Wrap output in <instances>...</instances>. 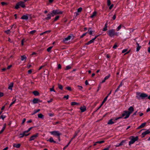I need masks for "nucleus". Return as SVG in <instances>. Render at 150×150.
<instances>
[{
    "mask_svg": "<svg viewBox=\"0 0 150 150\" xmlns=\"http://www.w3.org/2000/svg\"><path fill=\"white\" fill-rule=\"evenodd\" d=\"M136 95V97L139 100L144 99L148 97V95L144 93L137 92Z\"/></svg>",
    "mask_w": 150,
    "mask_h": 150,
    "instance_id": "nucleus-1",
    "label": "nucleus"
},
{
    "mask_svg": "<svg viewBox=\"0 0 150 150\" xmlns=\"http://www.w3.org/2000/svg\"><path fill=\"white\" fill-rule=\"evenodd\" d=\"M108 35L110 37H113L115 35H117V33L115 32L113 29L109 30L108 31Z\"/></svg>",
    "mask_w": 150,
    "mask_h": 150,
    "instance_id": "nucleus-2",
    "label": "nucleus"
},
{
    "mask_svg": "<svg viewBox=\"0 0 150 150\" xmlns=\"http://www.w3.org/2000/svg\"><path fill=\"white\" fill-rule=\"evenodd\" d=\"M20 6L23 8H25V6L24 2L22 1L18 2L16 4L15 8L16 9H18L19 8Z\"/></svg>",
    "mask_w": 150,
    "mask_h": 150,
    "instance_id": "nucleus-3",
    "label": "nucleus"
},
{
    "mask_svg": "<svg viewBox=\"0 0 150 150\" xmlns=\"http://www.w3.org/2000/svg\"><path fill=\"white\" fill-rule=\"evenodd\" d=\"M130 137L132 138L131 140L129 142V145L130 146L134 143L136 141H137L138 139V137L137 136L134 137L133 136H132Z\"/></svg>",
    "mask_w": 150,
    "mask_h": 150,
    "instance_id": "nucleus-4",
    "label": "nucleus"
},
{
    "mask_svg": "<svg viewBox=\"0 0 150 150\" xmlns=\"http://www.w3.org/2000/svg\"><path fill=\"white\" fill-rule=\"evenodd\" d=\"M51 13L52 16H54V15L57 14H62L63 13V12L59 11V10L57 9L53 10Z\"/></svg>",
    "mask_w": 150,
    "mask_h": 150,
    "instance_id": "nucleus-5",
    "label": "nucleus"
},
{
    "mask_svg": "<svg viewBox=\"0 0 150 150\" xmlns=\"http://www.w3.org/2000/svg\"><path fill=\"white\" fill-rule=\"evenodd\" d=\"M50 133L52 135L55 136H57V137L60 136L61 135V134L58 131H54L51 132Z\"/></svg>",
    "mask_w": 150,
    "mask_h": 150,
    "instance_id": "nucleus-6",
    "label": "nucleus"
},
{
    "mask_svg": "<svg viewBox=\"0 0 150 150\" xmlns=\"http://www.w3.org/2000/svg\"><path fill=\"white\" fill-rule=\"evenodd\" d=\"M129 111H127L128 113L127 117H129L130 114L134 111V109L132 106L130 107L128 109Z\"/></svg>",
    "mask_w": 150,
    "mask_h": 150,
    "instance_id": "nucleus-7",
    "label": "nucleus"
},
{
    "mask_svg": "<svg viewBox=\"0 0 150 150\" xmlns=\"http://www.w3.org/2000/svg\"><path fill=\"white\" fill-rule=\"evenodd\" d=\"M38 135V133H36V134L32 135L31 136L30 139H29V141H31L32 140H34L35 139Z\"/></svg>",
    "mask_w": 150,
    "mask_h": 150,
    "instance_id": "nucleus-8",
    "label": "nucleus"
},
{
    "mask_svg": "<svg viewBox=\"0 0 150 150\" xmlns=\"http://www.w3.org/2000/svg\"><path fill=\"white\" fill-rule=\"evenodd\" d=\"M149 133H150V131L149 129L147 130L145 132L142 133V138H144L146 134H149Z\"/></svg>",
    "mask_w": 150,
    "mask_h": 150,
    "instance_id": "nucleus-9",
    "label": "nucleus"
},
{
    "mask_svg": "<svg viewBox=\"0 0 150 150\" xmlns=\"http://www.w3.org/2000/svg\"><path fill=\"white\" fill-rule=\"evenodd\" d=\"M128 113L127 112V111H124L123 113L122 114V116H121V117H122V118L123 117L125 116L124 117V118L127 119V118H128V117H127Z\"/></svg>",
    "mask_w": 150,
    "mask_h": 150,
    "instance_id": "nucleus-10",
    "label": "nucleus"
},
{
    "mask_svg": "<svg viewBox=\"0 0 150 150\" xmlns=\"http://www.w3.org/2000/svg\"><path fill=\"white\" fill-rule=\"evenodd\" d=\"M71 35H68L67 37L65 38L63 40V42L64 43L66 42L67 41L71 39Z\"/></svg>",
    "mask_w": 150,
    "mask_h": 150,
    "instance_id": "nucleus-11",
    "label": "nucleus"
},
{
    "mask_svg": "<svg viewBox=\"0 0 150 150\" xmlns=\"http://www.w3.org/2000/svg\"><path fill=\"white\" fill-rule=\"evenodd\" d=\"M21 19L23 20H27L28 19V16L27 14L22 16Z\"/></svg>",
    "mask_w": 150,
    "mask_h": 150,
    "instance_id": "nucleus-12",
    "label": "nucleus"
},
{
    "mask_svg": "<svg viewBox=\"0 0 150 150\" xmlns=\"http://www.w3.org/2000/svg\"><path fill=\"white\" fill-rule=\"evenodd\" d=\"M33 103L36 104L39 102H41V101L38 98H35L33 99Z\"/></svg>",
    "mask_w": 150,
    "mask_h": 150,
    "instance_id": "nucleus-13",
    "label": "nucleus"
},
{
    "mask_svg": "<svg viewBox=\"0 0 150 150\" xmlns=\"http://www.w3.org/2000/svg\"><path fill=\"white\" fill-rule=\"evenodd\" d=\"M47 17L45 18V19L46 20H49L51 18V17L52 16L51 15V13H48L47 15Z\"/></svg>",
    "mask_w": 150,
    "mask_h": 150,
    "instance_id": "nucleus-14",
    "label": "nucleus"
},
{
    "mask_svg": "<svg viewBox=\"0 0 150 150\" xmlns=\"http://www.w3.org/2000/svg\"><path fill=\"white\" fill-rule=\"evenodd\" d=\"M47 141H49L51 143L53 142L54 143H56V142L54 140L53 138L52 137H51L49 139L47 140Z\"/></svg>",
    "mask_w": 150,
    "mask_h": 150,
    "instance_id": "nucleus-15",
    "label": "nucleus"
},
{
    "mask_svg": "<svg viewBox=\"0 0 150 150\" xmlns=\"http://www.w3.org/2000/svg\"><path fill=\"white\" fill-rule=\"evenodd\" d=\"M91 29V28H88V32H87V33H88L90 35H92V34L93 33L95 32V31L94 30H92Z\"/></svg>",
    "mask_w": 150,
    "mask_h": 150,
    "instance_id": "nucleus-16",
    "label": "nucleus"
},
{
    "mask_svg": "<svg viewBox=\"0 0 150 150\" xmlns=\"http://www.w3.org/2000/svg\"><path fill=\"white\" fill-rule=\"evenodd\" d=\"M80 110H81V112H84L86 110V108L85 106L80 107Z\"/></svg>",
    "mask_w": 150,
    "mask_h": 150,
    "instance_id": "nucleus-17",
    "label": "nucleus"
},
{
    "mask_svg": "<svg viewBox=\"0 0 150 150\" xmlns=\"http://www.w3.org/2000/svg\"><path fill=\"white\" fill-rule=\"evenodd\" d=\"M146 123H144L141 124L138 128L137 129H140L144 127L146 125Z\"/></svg>",
    "mask_w": 150,
    "mask_h": 150,
    "instance_id": "nucleus-18",
    "label": "nucleus"
},
{
    "mask_svg": "<svg viewBox=\"0 0 150 150\" xmlns=\"http://www.w3.org/2000/svg\"><path fill=\"white\" fill-rule=\"evenodd\" d=\"M136 44L137 45V46L136 48V51L138 52L141 48V46L139 45V44L137 42H136Z\"/></svg>",
    "mask_w": 150,
    "mask_h": 150,
    "instance_id": "nucleus-19",
    "label": "nucleus"
},
{
    "mask_svg": "<svg viewBox=\"0 0 150 150\" xmlns=\"http://www.w3.org/2000/svg\"><path fill=\"white\" fill-rule=\"evenodd\" d=\"M6 124H4V125L3 127L2 128V129L0 131V134H1V133H2L4 131V130L6 128Z\"/></svg>",
    "mask_w": 150,
    "mask_h": 150,
    "instance_id": "nucleus-20",
    "label": "nucleus"
},
{
    "mask_svg": "<svg viewBox=\"0 0 150 150\" xmlns=\"http://www.w3.org/2000/svg\"><path fill=\"white\" fill-rule=\"evenodd\" d=\"M13 82L11 83L9 85L8 88L9 89H10L11 90H12V88L13 86Z\"/></svg>",
    "mask_w": 150,
    "mask_h": 150,
    "instance_id": "nucleus-21",
    "label": "nucleus"
},
{
    "mask_svg": "<svg viewBox=\"0 0 150 150\" xmlns=\"http://www.w3.org/2000/svg\"><path fill=\"white\" fill-rule=\"evenodd\" d=\"M33 93L35 96H38L39 95V92L36 91H34L33 92Z\"/></svg>",
    "mask_w": 150,
    "mask_h": 150,
    "instance_id": "nucleus-22",
    "label": "nucleus"
},
{
    "mask_svg": "<svg viewBox=\"0 0 150 150\" xmlns=\"http://www.w3.org/2000/svg\"><path fill=\"white\" fill-rule=\"evenodd\" d=\"M94 39H91V40L90 41L88 42L86 44V45H89L91 44V43H93V42H94Z\"/></svg>",
    "mask_w": 150,
    "mask_h": 150,
    "instance_id": "nucleus-23",
    "label": "nucleus"
},
{
    "mask_svg": "<svg viewBox=\"0 0 150 150\" xmlns=\"http://www.w3.org/2000/svg\"><path fill=\"white\" fill-rule=\"evenodd\" d=\"M21 145V144H13V146L17 148H19L20 147Z\"/></svg>",
    "mask_w": 150,
    "mask_h": 150,
    "instance_id": "nucleus-24",
    "label": "nucleus"
},
{
    "mask_svg": "<svg viewBox=\"0 0 150 150\" xmlns=\"http://www.w3.org/2000/svg\"><path fill=\"white\" fill-rule=\"evenodd\" d=\"M112 119L109 120L108 122V125H112L114 123V122L112 121Z\"/></svg>",
    "mask_w": 150,
    "mask_h": 150,
    "instance_id": "nucleus-25",
    "label": "nucleus"
},
{
    "mask_svg": "<svg viewBox=\"0 0 150 150\" xmlns=\"http://www.w3.org/2000/svg\"><path fill=\"white\" fill-rule=\"evenodd\" d=\"M26 59L27 57L25 55H22L21 57V61L25 60Z\"/></svg>",
    "mask_w": 150,
    "mask_h": 150,
    "instance_id": "nucleus-26",
    "label": "nucleus"
},
{
    "mask_svg": "<svg viewBox=\"0 0 150 150\" xmlns=\"http://www.w3.org/2000/svg\"><path fill=\"white\" fill-rule=\"evenodd\" d=\"M40 111V109H38L37 110H34V112L31 114V115H33L35 114V113H37V112H39Z\"/></svg>",
    "mask_w": 150,
    "mask_h": 150,
    "instance_id": "nucleus-27",
    "label": "nucleus"
},
{
    "mask_svg": "<svg viewBox=\"0 0 150 150\" xmlns=\"http://www.w3.org/2000/svg\"><path fill=\"white\" fill-rule=\"evenodd\" d=\"M107 27H108V24L107 23H106L104 27L103 28V31H106L107 30Z\"/></svg>",
    "mask_w": 150,
    "mask_h": 150,
    "instance_id": "nucleus-28",
    "label": "nucleus"
},
{
    "mask_svg": "<svg viewBox=\"0 0 150 150\" xmlns=\"http://www.w3.org/2000/svg\"><path fill=\"white\" fill-rule=\"evenodd\" d=\"M97 12L96 11H94L92 14V15L90 16L91 18H93L94 16L96 15Z\"/></svg>",
    "mask_w": 150,
    "mask_h": 150,
    "instance_id": "nucleus-29",
    "label": "nucleus"
},
{
    "mask_svg": "<svg viewBox=\"0 0 150 150\" xmlns=\"http://www.w3.org/2000/svg\"><path fill=\"white\" fill-rule=\"evenodd\" d=\"M38 117L40 118H43L44 117V115L41 113H40L38 115Z\"/></svg>",
    "mask_w": 150,
    "mask_h": 150,
    "instance_id": "nucleus-30",
    "label": "nucleus"
},
{
    "mask_svg": "<svg viewBox=\"0 0 150 150\" xmlns=\"http://www.w3.org/2000/svg\"><path fill=\"white\" fill-rule=\"evenodd\" d=\"M111 146V145H109L108 146H107V147L104 149H103L102 150H109V149L110 148Z\"/></svg>",
    "mask_w": 150,
    "mask_h": 150,
    "instance_id": "nucleus-31",
    "label": "nucleus"
},
{
    "mask_svg": "<svg viewBox=\"0 0 150 150\" xmlns=\"http://www.w3.org/2000/svg\"><path fill=\"white\" fill-rule=\"evenodd\" d=\"M58 87L59 88V89H61V90H63V86L62 85H61L60 84H58Z\"/></svg>",
    "mask_w": 150,
    "mask_h": 150,
    "instance_id": "nucleus-32",
    "label": "nucleus"
},
{
    "mask_svg": "<svg viewBox=\"0 0 150 150\" xmlns=\"http://www.w3.org/2000/svg\"><path fill=\"white\" fill-rule=\"evenodd\" d=\"M28 132H29V131H28V130H27L23 132V133L25 134V136H28V135H29V134H26V133H27Z\"/></svg>",
    "mask_w": 150,
    "mask_h": 150,
    "instance_id": "nucleus-33",
    "label": "nucleus"
},
{
    "mask_svg": "<svg viewBox=\"0 0 150 150\" xmlns=\"http://www.w3.org/2000/svg\"><path fill=\"white\" fill-rule=\"evenodd\" d=\"M4 32L6 33L7 34H10L11 33L10 30H8L4 31Z\"/></svg>",
    "mask_w": 150,
    "mask_h": 150,
    "instance_id": "nucleus-34",
    "label": "nucleus"
},
{
    "mask_svg": "<svg viewBox=\"0 0 150 150\" xmlns=\"http://www.w3.org/2000/svg\"><path fill=\"white\" fill-rule=\"evenodd\" d=\"M78 132H75L73 137L71 138V140L74 139L77 135Z\"/></svg>",
    "mask_w": 150,
    "mask_h": 150,
    "instance_id": "nucleus-35",
    "label": "nucleus"
},
{
    "mask_svg": "<svg viewBox=\"0 0 150 150\" xmlns=\"http://www.w3.org/2000/svg\"><path fill=\"white\" fill-rule=\"evenodd\" d=\"M71 67L70 65H68L66 66V68L65 69V70H69V69H71Z\"/></svg>",
    "mask_w": 150,
    "mask_h": 150,
    "instance_id": "nucleus-36",
    "label": "nucleus"
},
{
    "mask_svg": "<svg viewBox=\"0 0 150 150\" xmlns=\"http://www.w3.org/2000/svg\"><path fill=\"white\" fill-rule=\"evenodd\" d=\"M79 103H76V102H72L71 103V105H77Z\"/></svg>",
    "mask_w": 150,
    "mask_h": 150,
    "instance_id": "nucleus-37",
    "label": "nucleus"
},
{
    "mask_svg": "<svg viewBox=\"0 0 150 150\" xmlns=\"http://www.w3.org/2000/svg\"><path fill=\"white\" fill-rule=\"evenodd\" d=\"M36 31L35 30H33L30 32V34L33 35L36 32Z\"/></svg>",
    "mask_w": 150,
    "mask_h": 150,
    "instance_id": "nucleus-38",
    "label": "nucleus"
},
{
    "mask_svg": "<svg viewBox=\"0 0 150 150\" xmlns=\"http://www.w3.org/2000/svg\"><path fill=\"white\" fill-rule=\"evenodd\" d=\"M110 74H109L108 75L106 76L105 78L104 79L106 80L108 79L110 77Z\"/></svg>",
    "mask_w": 150,
    "mask_h": 150,
    "instance_id": "nucleus-39",
    "label": "nucleus"
},
{
    "mask_svg": "<svg viewBox=\"0 0 150 150\" xmlns=\"http://www.w3.org/2000/svg\"><path fill=\"white\" fill-rule=\"evenodd\" d=\"M52 47V46L50 47H48L47 49V51L49 52H50Z\"/></svg>",
    "mask_w": 150,
    "mask_h": 150,
    "instance_id": "nucleus-40",
    "label": "nucleus"
},
{
    "mask_svg": "<svg viewBox=\"0 0 150 150\" xmlns=\"http://www.w3.org/2000/svg\"><path fill=\"white\" fill-rule=\"evenodd\" d=\"M108 98V96H106L104 99L103 101L102 102V104H104V103L106 101Z\"/></svg>",
    "mask_w": 150,
    "mask_h": 150,
    "instance_id": "nucleus-41",
    "label": "nucleus"
},
{
    "mask_svg": "<svg viewBox=\"0 0 150 150\" xmlns=\"http://www.w3.org/2000/svg\"><path fill=\"white\" fill-rule=\"evenodd\" d=\"M105 142V141L104 140H102L99 141H97L96 142V143H99V144H102L103 143Z\"/></svg>",
    "mask_w": 150,
    "mask_h": 150,
    "instance_id": "nucleus-42",
    "label": "nucleus"
},
{
    "mask_svg": "<svg viewBox=\"0 0 150 150\" xmlns=\"http://www.w3.org/2000/svg\"><path fill=\"white\" fill-rule=\"evenodd\" d=\"M19 135L20 136V137H19L20 138H21L23 137L24 136H25V134L23 133L20 134H19Z\"/></svg>",
    "mask_w": 150,
    "mask_h": 150,
    "instance_id": "nucleus-43",
    "label": "nucleus"
},
{
    "mask_svg": "<svg viewBox=\"0 0 150 150\" xmlns=\"http://www.w3.org/2000/svg\"><path fill=\"white\" fill-rule=\"evenodd\" d=\"M59 16H56L54 18V21H57V20H58V19L59 18Z\"/></svg>",
    "mask_w": 150,
    "mask_h": 150,
    "instance_id": "nucleus-44",
    "label": "nucleus"
},
{
    "mask_svg": "<svg viewBox=\"0 0 150 150\" xmlns=\"http://www.w3.org/2000/svg\"><path fill=\"white\" fill-rule=\"evenodd\" d=\"M82 8L81 7H80L78 8L77 9V12H80L82 10Z\"/></svg>",
    "mask_w": 150,
    "mask_h": 150,
    "instance_id": "nucleus-45",
    "label": "nucleus"
},
{
    "mask_svg": "<svg viewBox=\"0 0 150 150\" xmlns=\"http://www.w3.org/2000/svg\"><path fill=\"white\" fill-rule=\"evenodd\" d=\"M6 117V116L5 115H2L0 117V118L2 119V120H4Z\"/></svg>",
    "mask_w": 150,
    "mask_h": 150,
    "instance_id": "nucleus-46",
    "label": "nucleus"
},
{
    "mask_svg": "<svg viewBox=\"0 0 150 150\" xmlns=\"http://www.w3.org/2000/svg\"><path fill=\"white\" fill-rule=\"evenodd\" d=\"M87 33V32H86V33H85L83 34L82 35H81L80 37V38H83L84 36H85L86 34Z\"/></svg>",
    "mask_w": 150,
    "mask_h": 150,
    "instance_id": "nucleus-47",
    "label": "nucleus"
},
{
    "mask_svg": "<svg viewBox=\"0 0 150 150\" xmlns=\"http://www.w3.org/2000/svg\"><path fill=\"white\" fill-rule=\"evenodd\" d=\"M125 141L122 140L119 144V145L120 146L122 145H123V144L125 142Z\"/></svg>",
    "mask_w": 150,
    "mask_h": 150,
    "instance_id": "nucleus-48",
    "label": "nucleus"
},
{
    "mask_svg": "<svg viewBox=\"0 0 150 150\" xmlns=\"http://www.w3.org/2000/svg\"><path fill=\"white\" fill-rule=\"evenodd\" d=\"M111 4L110 0H107V5L108 6H110Z\"/></svg>",
    "mask_w": 150,
    "mask_h": 150,
    "instance_id": "nucleus-49",
    "label": "nucleus"
},
{
    "mask_svg": "<svg viewBox=\"0 0 150 150\" xmlns=\"http://www.w3.org/2000/svg\"><path fill=\"white\" fill-rule=\"evenodd\" d=\"M16 101V100H15L14 101H13V102H12L11 103V104H10V105L9 106V107H11L13 104H14L15 102Z\"/></svg>",
    "mask_w": 150,
    "mask_h": 150,
    "instance_id": "nucleus-50",
    "label": "nucleus"
},
{
    "mask_svg": "<svg viewBox=\"0 0 150 150\" xmlns=\"http://www.w3.org/2000/svg\"><path fill=\"white\" fill-rule=\"evenodd\" d=\"M122 25L120 24L119 26H118L117 28V31L119 30L121 28Z\"/></svg>",
    "mask_w": 150,
    "mask_h": 150,
    "instance_id": "nucleus-51",
    "label": "nucleus"
},
{
    "mask_svg": "<svg viewBox=\"0 0 150 150\" xmlns=\"http://www.w3.org/2000/svg\"><path fill=\"white\" fill-rule=\"evenodd\" d=\"M66 89L69 91H71V87H68L66 88Z\"/></svg>",
    "mask_w": 150,
    "mask_h": 150,
    "instance_id": "nucleus-52",
    "label": "nucleus"
},
{
    "mask_svg": "<svg viewBox=\"0 0 150 150\" xmlns=\"http://www.w3.org/2000/svg\"><path fill=\"white\" fill-rule=\"evenodd\" d=\"M48 115L50 117H52L54 116V114L53 113H49L48 114Z\"/></svg>",
    "mask_w": 150,
    "mask_h": 150,
    "instance_id": "nucleus-53",
    "label": "nucleus"
},
{
    "mask_svg": "<svg viewBox=\"0 0 150 150\" xmlns=\"http://www.w3.org/2000/svg\"><path fill=\"white\" fill-rule=\"evenodd\" d=\"M1 4L2 6H4L5 5H7V3L4 2H2L1 3Z\"/></svg>",
    "mask_w": 150,
    "mask_h": 150,
    "instance_id": "nucleus-54",
    "label": "nucleus"
},
{
    "mask_svg": "<svg viewBox=\"0 0 150 150\" xmlns=\"http://www.w3.org/2000/svg\"><path fill=\"white\" fill-rule=\"evenodd\" d=\"M50 90L51 91H54V92H55V91L54 89V87L52 88H50Z\"/></svg>",
    "mask_w": 150,
    "mask_h": 150,
    "instance_id": "nucleus-55",
    "label": "nucleus"
},
{
    "mask_svg": "<svg viewBox=\"0 0 150 150\" xmlns=\"http://www.w3.org/2000/svg\"><path fill=\"white\" fill-rule=\"evenodd\" d=\"M116 18V14H115L114 15H113V16L112 17V19L113 20H115Z\"/></svg>",
    "mask_w": 150,
    "mask_h": 150,
    "instance_id": "nucleus-56",
    "label": "nucleus"
},
{
    "mask_svg": "<svg viewBox=\"0 0 150 150\" xmlns=\"http://www.w3.org/2000/svg\"><path fill=\"white\" fill-rule=\"evenodd\" d=\"M78 87L79 89L80 90H81L83 88V87L81 86H78Z\"/></svg>",
    "mask_w": 150,
    "mask_h": 150,
    "instance_id": "nucleus-57",
    "label": "nucleus"
},
{
    "mask_svg": "<svg viewBox=\"0 0 150 150\" xmlns=\"http://www.w3.org/2000/svg\"><path fill=\"white\" fill-rule=\"evenodd\" d=\"M120 87L119 86L117 88V89L115 90V93H116L119 90V88H120Z\"/></svg>",
    "mask_w": 150,
    "mask_h": 150,
    "instance_id": "nucleus-58",
    "label": "nucleus"
},
{
    "mask_svg": "<svg viewBox=\"0 0 150 150\" xmlns=\"http://www.w3.org/2000/svg\"><path fill=\"white\" fill-rule=\"evenodd\" d=\"M32 69H31L29 70L28 72V74H31L32 73Z\"/></svg>",
    "mask_w": 150,
    "mask_h": 150,
    "instance_id": "nucleus-59",
    "label": "nucleus"
},
{
    "mask_svg": "<svg viewBox=\"0 0 150 150\" xmlns=\"http://www.w3.org/2000/svg\"><path fill=\"white\" fill-rule=\"evenodd\" d=\"M127 49H125L123 50L122 51V53H124L126 52L127 51Z\"/></svg>",
    "mask_w": 150,
    "mask_h": 150,
    "instance_id": "nucleus-60",
    "label": "nucleus"
},
{
    "mask_svg": "<svg viewBox=\"0 0 150 150\" xmlns=\"http://www.w3.org/2000/svg\"><path fill=\"white\" fill-rule=\"evenodd\" d=\"M69 95H67V96H64V98H65L67 99H68L69 98Z\"/></svg>",
    "mask_w": 150,
    "mask_h": 150,
    "instance_id": "nucleus-61",
    "label": "nucleus"
},
{
    "mask_svg": "<svg viewBox=\"0 0 150 150\" xmlns=\"http://www.w3.org/2000/svg\"><path fill=\"white\" fill-rule=\"evenodd\" d=\"M4 93L0 92V98L4 96Z\"/></svg>",
    "mask_w": 150,
    "mask_h": 150,
    "instance_id": "nucleus-62",
    "label": "nucleus"
},
{
    "mask_svg": "<svg viewBox=\"0 0 150 150\" xmlns=\"http://www.w3.org/2000/svg\"><path fill=\"white\" fill-rule=\"evenodd\" d=\"M62 68L61 65L60 64H59L58 65V69H61Z\"/></svg>",
    "mask_w": 150,
    "mask_h": 150,
    "instance_id": "nucleus-63",
    "label": "nucleus"
},
{
    "mask_svg": "<svg viewBox=\"0 0 150 150\" xmlns=\"http://www.w3.org/2000/svg\"><path fill=\"white\" fill-rule=\"evenodd\" d=\"M113 6V4H112L109 7V9L110 10H111Z\"/></svg>",
    "mask_w": 150,
    "mask_h": 150,
    "instance_id": "nucleus-64",
    "label": "nucleus"
}]
</instances>
